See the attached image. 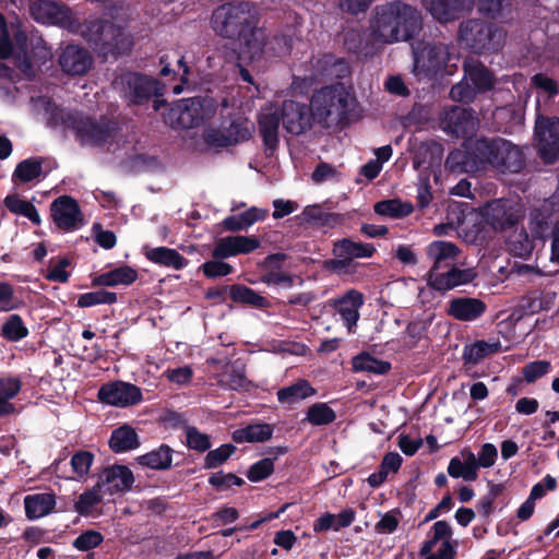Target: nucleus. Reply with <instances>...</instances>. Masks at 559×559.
<instances>
[{
    "instance_id": "nucleus-59",
    "label": "nucleus",
    "mask_w": 559,
    "mask_h": 559,
    "mask_svg": "<svg viewBox=\"0 0 559 559\" xmlns=\"http://www.w3.org/2000/svg\"><path fill=\"white\" fill-rule=\"evenodd\" d=\"M103 542V535L96 531H86L73 542V547L80 551L91 550Z\"/></svg>"
},
{
    "instance_id": "nucleus-13",
    "label": "nucleus",
    "mask_w": 559,
    "mask_h": 559,
    "mask_svg": "<svg viewBox=\"0 0 559 559\" xmlns=\"http://www.w3.org/2000/svg\"><path fill=\"white\" fill-rule=\"evenodd\" d=\"M252 129V123L249 120L237 118L231 120L228 126L226 124V130L221 136H216L221 129H215L212 124L206 127L203 131V139L210 147H226L248 140L251 136Z\"/></svg>"
},
{
    "instance_id": "nucleus-58",
    "label": "nucleus",
    "mask_w": 559,
    "mask_h": 559,
    "mask_svg": "<svg viewBox=\"0 0 559 559\" xmlns=\"http://www.w3.org/2000/svg\"><path fill=\"white\" fill-rule=\"evenodd\" d=\"M235 451L231 444H223L219 448L212 450L205 456L204 466L206 468H215L223 464Z\"/></svg>"
},
{
    "instance_id": "nucleus-7",
    "label": "nucleus",
    "mask_w": 559,
    "mask_h": 559,
    "mask_svg": "<svg viewBox=\"0 0 559 559\" xmlns=\"http://www.w3.org/2000/svg\"><path fill=\"white\" fill-rule=\"evenodd\" d=\"M524 215L520 203L511 200H493L485 204L480 212H471L464 215V223H473V227L480 226V218H484L495 229H506L514 226Z\"/></svg>"
},
{
    "instance_id": "nucleus-25",
    "label": "nucleus",
    "mask_w": 559,
    "mask_h": 559,
    "mask_svg": "<svg viewBox=\"0 0 559 559\" xmlns=\"http://www.w3.org/2000/svg\"><path fill=\"white\" fill-rule=\"evenodd\" d=\"M59 64L63 72L70 75H81L90 69L92 59L84 49L69 45L62 50Z\"/></svg>"
},
{
    "instance_id": "nucleus-24",
    "label": "nucleus",
    "mask_w": 559,
    "mask_h": 559,
    "mask_svg": "<svg viewBox=\"0 0 559 559\" xmlns=\"http://www.w3.org/2000/svg\"><path fill=\"white\" fill-rule=\"evenodd\" d=\"M487 310L486 304L472 297H457L449 301L448 314L459 321H475Z\"/></svg>"
},
{
    "instance_id": "nucleus-64",
    "label": "nucleus",
    "mask_w": 559,
    "mask_h": 559,
    "mask_svg": "<svg viewBox=\"0 0 559 559\" xmlns=\"http://www.w3.org/2000/svg\"><path fill=\"white\" fill-rule=\"evenodd\" d=\"M497 456V448L491 443H485L483 444L478 456H476V466L478 468H489L496 463Z\"/></svg>"
},
{
    "instance_id": "nucleus-20",
    "label": "nucleus",
    "mask_w": 559,
    "mask_h": 559,
    "mask_svg": "<svg viewBox=\"0 0 559 559\" xmlns=\"http://www.w3.org/2000/svg\"><path fill=\"white\" fill-rule=\"evenodd\" d=\"M98 396L102 402L120 407L136 404L142 397L140 389L127 382L103 385Z\"/></svg>"
},
{
    "instance_id": "nucleus-47",
    "label": "nucleus",
    "mask_w": 559,
    "mask_h": 559,
    "mask_svg": "<svg viewBox=\"0 0 559 559\" xmlns=\"http://www.w3.org/2000/svg\"><path fill=\"white\" fill-rule=\"evenodd\" d=\"M412 205L402 203L399 200H384L374 204V212L378 215L391 218H400L412 213Z\"/></svg>"
},
{
    "instance_id": "nucleus-44",
    "label": "nucleus",
    "mask_w": 559,
    "mask_h": 559,
    "mask_svg": "<svg viewBox=\"0 0 559 559\" xmlns=\"http://www.w3.org/2000/svg\"><path fill=\"white\" fill-rule=\"evenodd\" d=\"M138 462L153 469H166L171 465V450L162 445L157 450L138 457Z\"/></svg>"
},
{
    "instance_id": "nucleus-30",
    "label": "nucleus",
    "mask_w": 559,
    "mask_h": 559,
    "mask_svg": "<svg viewBox=\"0 0 559 559\" xmlns=\"http://www.w3.org/2000/svg\"><path fill=\"white\" fill-rule=\"evenodd\" d=\"M56 506L55 495L50 492L28 495L24 498L26 516L31 520L49 514Z\"/></svg>"
},
{
    "instance_id": "nucleus-51",
    "label": "nucleus",
    "mask_w": 559,
    "mask_h": 559,
    "mask_svg": "<svg viewBox=\"0 0 559 559\" xmlns=\"http://www.w3.org/2000/svg\"><path fill=\"white\" fill-rule=\"evenodd\" d=\"M336 418L335 412L325 403H316L307 411L306 420L311 425L321 426L333 423Z\"/></svg>"
},
{
    "instance_id": "nucleus-53",
    "label": "nucleus",
    "mask_w": 559,
    "mask_h": 559,
    "mask_svg": "<svg viewBox=\"0 0 559 559\" xmlns=\"http://www.w3.org/2000/svg\"><path fill=\"white\" fill-rule=\"evenodd\" d=\"M94 462V455L88 451H78L71 457L70 464L73 473L75 474V479L81 480L84 479Z\"/></svg>"
},
{
    "instance_id": "nucleus-5",
    "label": "nucleus",
    "mask_w": 559,
    "mask_h": 559,
    "mask_svg": "<svg viewBox=\"0 0 559 559\" xmlns=\"http://www.w3.org/2000/svg\"><path fill=\"white\" fill-rule=\"evenodd\" d=\"M354 97L343 84L326 86L313 94L310 110L313 120L325 127L342 123L352 110Z\"/></svg>"
},
{
    "instance_id": "nucleus-56",
    "label": "nucleus",
    "mask_w": 559,
    "mask_h": 559,
    "mask_svg": "<svg viewBox=\"0 0 559 559\" xmlns=\"http://www.w3.org/2000/svg\"><path fill=\"white\" fill-rule=\"evenodd\" d=\"M186 442L190 449L204 452L211 447L210 438L207 435L200 432L194 427H187L185 430Z\"/></svg>"
},
{
    "instance_id": "nucleus-6",
    "label": "nucleus",
    "mask_w": 559,
    "mask_h": 559,
    "mask_svg": "<svg viewBox=\"0 0 559 559\" xmlns=\"http://www.w3.org/2000/svg\"><path fill=\"white\" fill-rule=\"evenodd\" d=\"M86 40L105 58L126 53L132 46L131 36L123 27L108 21L91 22L84 32Z\"/></svg>"
},
{
    "instance_id": "nucleus-35",
    "label": "nucleus",
    "mask_w": 559,
    "mask_h": 559,
    "mask_svg": "<svg viewBox=\"0 0 559 559\" xmlns=\"http://www.w3.org/2000/svg\"><path fill=\"white\" fill-rule=\"evenodd\" d=\"M218 381L230 390H246L249 385V381L245 376L243 365L239 361L227 365L219 374Z\"/></svg>"
},
{
    "instance_id": "nucleus-61",
    "label": "nucleus",
    "mask_w": 559,
    "mask_h": 559,
    "mask_svg": "<svg viewBox=\"0 0 559 559\" xmlns=\"http://www.w3.org/2000/svg\"><path fill=\"white\" fill-rule=\"evenodd\" d=\"M551 365L546 360H537L526 365L523 369V376L527 382H534L538 378L548 373Z\"/></svg>"
},
{
    "instance_id": "nucleus-55",
    "label": "nucleus",
    "mask_w": 559,
    "mask_h": 559,
    "mask_svg": "<svg viewBox=\"0 0 559 559\" xmlns=\"http://www.w3.org/2000/svg\"><path fill=\"white\" fill-rule=\"evenodd\" d=\"M104 495L105 493H103L102 490L97 488V485L92 489L83 492L75 502L76 512L80 514L90 513L92 508L102 500Z\"/></svg>"
},
{
    "instance_id": "nucleus-38",
    "label": "nucleus",
    "mask_w": 559,
    "mask_h": 559,
    "mask_svg": "<svg viewBox=\"0 0 559 559\" xmlns=\"http://www.w3.org/2000/svg\"><path fill=\"white\" fill-rule=\"evenodd\" d=\"M4 205L11 213L26 217L35 225H39L41 223L36 207L29 201L22 199L16 193L7 195L4 199Z\"/></svg>"
},
{
    "instance_id": "nucleus-16",
    "label": "nucleus",
    "mask_w": 559,
    "mask_h": 559,
    "mask_svg": "<svg viewBox=\"0 0 559 559\" xmlns=\"http://www.w3.org/2000/svg\"><path fill=\"white\" fill-rule=\"evenodd\" d=\"M441 123L444 131L467 141L475 133L478 119L472 110L455 106L444 112Z\"/></svg>"
},
{
    "instance_id": "nucleus-27",
    "label": "nucleus",
    "mask_w": 559,
    "mask_h": 559,
    "mask_svg": "<svg viewBox=\"0 0 559 559\" xmlns=\"http://www.w3.org/2000/svg\"><path fill=\"white\" fill-rule=\"evenodd\" d=\"M29 10L32 16L43 24H62L68 17L63 7L49 0H33Z\"/></svg>"
},
{
    "instance_id": "nucleus-12",
    "label": "nucleus",
    "mask_w": 559,
    "mask_h": 559,
    "mask_svg": "<svg viewBox=\"0 0 559 559\" xmlns=\"http://www.w3.org/2000/svg\"><path fill=\"white\" fill-rule=\"evenodd\" d=\"M64 122L74 129L83 145L102 146L112 138V129L106 120L96 121L90 117L68 115Z\"/></svg>"
},
{
    "instance_id": "nucleus-22",
    "label": "nucleus",
    "mask_w": 559,
    "mask_h": 559,
    "mask_svg": "<svg viewBox=\"0 0 559 559\" xmlns=\"http://www.w3.org/2000/svg\"><path fill=\"white\" fill-rule=\"evenodd\" d=\"M476 276L473 269L452 267L447 272L429 271L427 274L428 284L441 292L453 289L460 285L471 283Z\"/></svg>"
},
{
    "instance_id": "nucleus-14",
    "label": "nucleus",
    "mask_w": 559,
    "mask_h": 559,
    "mask_svg": "<svg viewBox=\"0 0 559 559\" xmlns=\"http://www.w3.org/2000/svg\"><path fill=\"white\" fill-rule=\"evenodd\" d=\"M559 194L556 193L550 200L545 201L542 209L535 210L531 214L530 228L534 237L545 238L550 235L551 241V261L559 263V222L549 219L545 215L548 210L557 203Z\"/></svg>"
},
{
    "instance_id": "nucleus-45",
    "label": "nucleus",
    "mask_w": 559,
    "mask_h": 559,
    "mask_svg": "<svg viewBox=\"0 0 559 559\" xmlns=\"http://www.w3.org/2000/svg\"><path fill=\"white\" fill-rule=\"evenodd\" d=\"M353 369L374 374H383L389 371L390 364L378 360L369 354H360L353 359Z\"/></svg>"
},
{
    "instance_id": "nucleus-4",
    "label": "nucleus",
    "mask_w": 559,
    "mask_h": 559,
    "mask_svg": "<svg viewBox=\"0 0 559 559\" xmlns=\"http://www.w3.org/2000/svg\"><path fill=\"white\" fill-rule=\"evenodd\" d=\"M414 72L418 78H431L438 74H453L457 56L448 44L441 41L418 40L412 45Z\"/></svg>"
},
{
    "instance_id": "nucleus-2",
    "label": "nucleus",
    "mask_w": 559,
    "mask_h": 559,
    "mask_svg": "<svg viewBox=\"0 0 559 559\" xmlns=\"http://www.w3.org/2000/svg\"><path fill=\"white\" fill-rule=\"evenodd\" d=\"M212 27L216 34L236 38L243 46L241 55L254 59L263 51L264 31L258 27L254 8L247 2L228 3L212 14Z\"/></svg>"
},
{
    "instance_id": "nucleus-11",
    "label": "nucleus",
    "mask_w": 559,
    "mask_h": 559,
    "mask_svg": "<svg viewBox=\"0 0 559 559\" xmlns=\"http://www.w3.org/2000/svg\"><path fill=\"white\" fill-rule=\"evenodd\" d=\"M114 88L130 104H142L154 95H159L160 83L135 72H124L112 82Z\"/></svg>"
},
{
    "instance_id": "nucleus-52",
    "label": "nucleus",
    "mask_w": 559,
    "mask_h": 559,
    "mask_svg": "<svg viewBox=\"0 0 559 559\" xmlns=\"http://www.w3.org/2000/svg\"><path fill=\"white\" fill-rule=\"evenodd\" d=\"M234 301L245 302L254 307L263 308L267 305V300L246 286H234L230 290Z\"/></svg>"
},
{
    "instance_id": "nucleus-50",
    "label": "nucleus",
    "mask_w": 559,
    "mask_h": 559,
    "mask_svg": "<svg viewBox=\"0 0 559 559\" xmlns=\"http://www.w3.org/2000/svg\"><path fill=\"white\" fill-rule=\"evenodd\" d=\"M41 174V160L27 158L21 162L14 173L13 180L19 182H29L38 178Z\"/></svg>"
},
{
    "instance_id": "nucleus-26",
    "label": "nucleus",
    "mask_w": 559,
    "mask_h": 559,
    "mask_svg": "<svg viewBox=\"0 0 559 559\" xmlns=\"http://www.w3.org/2000/svg\"><path fill=\"white\" fill-rule=\"evenodd\" d=\"M281 110L275 106H266L259 117V129L267 148L273 150L278 143Z\"/></svg>"
},
{
    "instance_id": "nucleus-15",
    "label": "nucleus",
    "mask_w": 559,
    "mask_h": 559,
    "mask_svg": "<svg viewBox=\"0 0 559 559\" xmlns=\"http://www.w3.org/2000/svg\"><path fill=\"white\" fill-rule=\"evenodd\" d=\"M535 133L542 158L552 163L559 154V118L538 117Z\"/></svg>"
},
{
    "instance_id": "nucleus-33",
    "label": "nucleus",
    "mask_w": 559,
    "mask_h": 559,
    "mask_svg": "<svg viewBox=\"0 0 559 559\" xmlns=\"http://www.w3.org/2000/svg\"><path fill=\"white\" fill-rule=\"evenodd\" d=\"M316 394V390L306 380H298L294 384L277 392V399L283 404H295Z\"/></svg>"
},
{
    "instance_id": "nucleus-60",
    "label": "nucleus",
    "mask_w": 559,
    "mask_h": 559,
    "mask_svg": "<svg viewBox=\"0 0 559 559\" xmlns=\"http://www.w3.org/2000/svg\"><path fill=\"white\" fill-rule=\"evenodd\" d=\"M274 469V464L272 459H262L255 464H253L249 472L248 478L251 481H260L272 474Z\"/></svg>"
},
{
    "instance_id": "nucleus-41",
    "label": "nucleus",
    "mask_w": 559,
    "mask_h": 559,
    "mask_svg": "<svg viewBox=\"0 0 559 559\" xmlns=\"http://www.w3.org/2000/svg\"><path fill=\"white\" fill-rule=\"evenodd\" d=\"M109 445L115 452H126L139 445L135 430L129 426H122L112 431Z\"/></svg>"
},
{
    "instance_id": "nucleus-43",
    "label": "nucleus",
    "mask_w": 559,
    "mask_h": 559,
    "mask_svg": "<svg viewBox=\"0 0 559 559\" xmlns=\"http://www.w3.org/2000/svg\"><path fill=\"white\" fill-rule=\"evenodd\" d=\"M300 219L308 224L318 226H335L340 222L337 214L326 213L318 205L305 207L300 214Z\"/></svg>"
},
{
    "instance_id": "nucleus-19",
    "label": "nucleus",
    "mask_w": 559,
    "mask_h": 559,
    "mask_svg": "<svg viewBox=\"0 0 559 559\" xmlns=\"http://www.w3.org/2000/svg\"><path fill=\"white\" fill-rule=\"evenodd\" d=\"M260 246V240L254 236H227L216 241L212 255L214 259H227L250 253Z\"/></svg>"
},
{
    "instance_id": "nucleus-54",
    "label": "nucleus",
    "mask_w": 559,
    "mask_h": 559,
    "mask_svg": "<svg viewBox=\"0 0 559 559\" xmlns=\"http://www.w3.org/2000/svg\"><path fill=\"white\" fill-rule=\"evenodd\" d=\"M116 300L117 295L115 293L100 289L81 295L78 305L80 307H92L96 305H110Z\"/></svg>"
},
{
    "instance_id": "nucleus-17",
    "label": "nucleus",
    "mask_w": 559,
    "mask_h": 559,
    "mask_svg": "<svg viewBox=\"0 0 559 559\" xmlns=\"http://www.w3.org/2000/svg\"><path fill=\"white\" fill-rule=\"evenodd\" d=\"M51 216L58 228L64 231L79 229L83 225L78 202L68 195L60 197L52 202Z\"/></svg>"
},
{
    "instance_id": "nucleus-62",
    "label": "nucleus",
    "mask_w": 559,
    "mask_h": 559,
    "mask_svg": "<svg viewBox=\"0 0 559 559\" xmlns=\"http://www.w3.org/2000/svg\"><path fill=\"white\" fill-rule=\"evenodd\" d=\"M202 270L207 277L214 278L230 274L233 266L223 261L212 260L203 263Z\"/></svg>"
},
{
    "instance_id": "nucleus-10",
    "label": "nucleus",
    "mask_w": 559,
    "mask_h": 559,
    "mask_svg": "<svg viewBox=\"0 0 559 559\" xmlns=\"http://www.w3.org/2000/svg\"><path fill=\"white\" fill-rule=\"evenodd\" d=\"M459 37L462 43L475 51H483L498 49L503 41L504 34L491 23L468 20L461 24Z\"/></svg>"
},
{
    "instance_id": "nucleus-21",
    "label": "nucleus",
    "mask_w": 559,
    "mask_h": 559,
    "mask_svg": "<svg viewBox=\"0 0 559 559\" xmlns=\"http://www.w3.org/2000/svg\"><path fill=\"white\" fill-rule=\"evenodd\" d=\"M133 481V474L127 466L114 465L100 473L97 488L103 493L114 495L130 489Z\"/></svg>"
},
{
    "instance_id": "nucleus-29",
    "label": "nucleus",
    "mask_w": 559,
    "mask_h": 559,
    "mask_svg": "<svg viewBox=\"0 0 559 559\" xmlns=\"http://www.w3.org/2000/svg\"><path fill=\"white\" fill-rule=\"evenodd\" d=\"M477 471L476 455L469 450H464L460 456L452 457L448 466L450 476L463 478L466 481L476 480L478 476Z\"/></svg>"
},
{
    "instance_id": "nucleus-9",
    "label": "nucleus",
    "mask_w": 559,
    "mask_h": 559,
    "mask_svg": "<svg viewBox=\"0 0 559 559\" xmlns=\"http://www.w3.org/2000/svg\"><path fill=\"white\" fill-rule=\"evenodd\" d=\"M212 98H189L176 103L165 116V121L174 128L190 129L210 119L215 112Z\"/></svg>"
},
{
    "instance_id": "nucleus-40",
    "label": "nucleus",
    "mask_w": 559,
    "mask_h": 559,
    "mask_svg": "<svg viewBox=\"0 0 559 559\" xmlns=\"http://www.w3.org/2000/svg\"><path fill=\"white\" fill-rule=\"evenodd\" d=\"M138 277V273L130 266L117 267L104 273L94 280V283L103 286L129 285Z\"/></svg>"
},
{
    "instance_id": "nucleus-39",
    "label": "nucleus",
    "mask_w": 559,
    "mask_h": 559,
    "mask_svg": "<svg viewBox=\"0 0 559 559\" xmlns=\"http://www.w3.org/2000/svg\"><path fill=\"white\" fill-rule=\"evenodd\" d=\"M273 428L267 424H254L237 429L233 433L236 442H263L272 437Z\"/></svg>"
},
{
    "instance_id": "nucleus-32",
    "label": "nucleus",
    "mask_w": 559,
    "mask_h": 559,
    "mask_svg": "<svg viewBox=\"0 0 559 559\" xmlns=\"http://www.w3.org/2000/svg\"><path fill=\"white\" fill-rule=\"evenodd\" d=\"M355 519V512L352 509H345L338 514L325 513L313 524L314 532H325L329 530L338 531L349 526Z\"/></svg>"
},
{
    "instance_id": "nucleus-3",
    "label": "nucleus",
    "mask_w": 559,
    "mask_h": 559,
    "mask_svg": "<svg viewBox=\"0 0 559 559\" xmlns=\"http://www.w3.org/2000/svg\"><path fill=\"white\" fill-rule=\"evenodd\" d=\"M372 33L382 43L407 40L421 28L419 12L404 3L377 8L371 23Z\"/></svg>"
},
{
    "instance_id": "nucleus-48",
    "label": "nucleus",
    "mask_w": 559,
    "mask_h": 559,
    "mask_svg": "<svg viewBox=\"0 0 559 559\" xmlns=\"http://www.w3.org/2000/svg\"><path fill=\"white\" fill-rule=\"evenodd\" d=\"M499 349V343H487L485 341H480L466 346L463 356L466 362L475 365L486 356L497 353Z\"/></svg>"
},
{
    "instance_id": "nucleus-42",
    "label": "nucleus",
    "mask_w": 559,
    "mask_h": 559,
    "mask_svg": "<svg viewBox=\"0 0 559 559\" xmlns=\"http://www.w3.org/2000/svg\"><path fill=\"white\" fill-rule=\"evenodd\" d=\"M21 390V382L16 378H0V417L14 413V405L10 402Z\"/></svg>"
},
{
    "instance_id": "nucleus-46",
    "label": "nucleus",
    "mask_w": 559,
    "mask_h": 559,
    "mask_svg": "<svg viewBox=\"0 0 559 559\" xmlns=\"http://www.w3.org/2000/svg\"><path fill=\"white\" fill-rule=\"evenodd\" d=\"M1 334L8 341L19 342L27 336L28 329L19 314H11L2 324Z\"/></svg>"
},
{
    "instance_id": "nucleus-8",
    "label": "nucleus",
    "mask_w": 559,
    "mask_h": 559,
    "mask_svg": "<svg viewBox=\"0 0 559 559\" xmlns=\"http://www.w3.org/2000/svg\"><path fill=\"white\" fill-rule=\"evenodd\" d=\"M425 9L439 22L454 21L475 5L483 13L496 16L502 9V0H421Z\"/></svg>"
},
{
    "instance_id": "nucleus-28",
    "label": "nucleus",
    "mask_w": 559,
    "mask_h": 559,
    "mask_svg": "<svg viewBox=\"0 0 559 559\" xmlns=\"http://www.w3.org/2000/svg\"><path fill=\"white\" fill-rule=\"evenodd\" d=\"M334 304L347 329L352 332L359 319V309L364 304L362 295L352 289L343 297L336 299Z\"/></svg>"
},
{
    "instance_id": "nucleus-36",
    "label": "nucleus",
    "mask_w": 559,
    "mask_h": 559,
    "mask_svg": "<svg viewBox=\"0 0 559 559\" xmlns=\"http://www.w3.org/2000/svg\"><path fill=\"white\" fill-rule=\"evenodd\" d=\"M465 75L475 85L477 91H486L493 86L490 72L479 62L471 59L464 63Z\"/></svg>"
},
{
    "instance_id": "nucleus-31",
    "label": "nucleus",
    "mask_w": 559,
    "mask_h": 559,
    "mask_svg": "<svg viewBox=\"0 0 559 559\" xmlns=\"http://www.w3.org/2000/svg\"><path fill=\"white\" fill-rule=\"evenodd\" d=\"M376 249L370 243L355 242L350 239H342L334 243L333 253L336 258L344 259L348 263L358 258H370Z\"/></svg>"
},
{
    "instance_id": "nucleus-37",
    "label": "nucleus",
    "mask_w": 559,
    "mask_h": 559,
    "mask_svg": "<svg viewBox=\"0 0 559 559\" xmlns=\"http://www.w3.org/2000/svg\"><path fill=\"white\" fill-rule=\"evenodd\" d=\"M146 258L157 264L180 270L187 265V260L175 249L158 247L146 252Z\"/></svg>"
},
{
    "instance_id": "nucleus-49",
    "label": "nucleus",
    "mask_w": 559,
    "mask_h": 559,
    "mask_svg": "<svg viewBox=\"0 0 559 559\" xmlns=\"http://www.w3.org/2000/svg\"><path fill=\"white\" fill-rule=\"evenodd\" d=\"M509 250L521 258L527 257L533 251V241L524 229H515L508 238Z\"/></svg>"
},
{
    "instance_id": "nucleus-63",
    "label": "nucleus",
    "mask_w": 559,
    "mask_h": 559,
    "mask_svg": "<svg viewBox=\"0 0 559 559\" xmlns=\"http://www.w3.org/2000/svg\"><path fill=\"white\" fill-rule=\"evenodd\" d=\"M476 88L472 87L467 82H460L452 86L450 96L455 102L468 103L475 98Z\"/></svg>"
},
{
    "instance_id": "nucleus-57",
    "label": "nucleus",
    "mask_w": 559,
    "mask_h": 559,
    "mask_svg": "<svg viewBox=\"0 0 559 559\" xmlns=\"http://www.w3.org/2000/svg\"><path fill=\"white\" fill-rule=\"evenodd\" d=\"M290 46L289 37L284 35L276 36L269 44L264 41L263 51L258 57L263 53L270 56H285L290 51Z\"/></svg>"
},
{
    "instance_id": "nucleus-18",
    "label": "nucleus",
    "mask_w": 559,
    "mask_h": 559,
    "mask_svg": "<svg viewBox=\"0 0 559 559\" xmlns=\"http://www.w3.org/2000/svg\"><path fill=\"white\" fill-rule=\"evenodd\" d=\"M280 110L283 127L288 133L299 135L310 129L313 116L305 104L288 100Z\"/></svg>"
},
{
    "instance_id": "nucleus-23",
    "label": "nucleus",
    "mask_w": 559,
    "mask_h": 559,
    "mask_svg": "<svg viewBox=\"0 0 559 559\" xmlns=\"http://www.w3.org/2000/svg\"><path fill=\"white\" fill-rule=\"evenodd\" d=\"M426 257L431 263L429 271L439 272L441 267L455 262L461 253L460 248L445 240H435L427 245L425 249Z\"/></svg>"
},
{
    "instance_id": "nucleus-34",
    "label": "nucleus",
    "mask_w": 559,
    "mask_h": 559,
    "mask_svg": "<svg viewBox=\"0 0 559 559\" xmlns=\"http://www.w3.org/2000/svg\"><path fill=\"white\" fill-rule=\"evenodd\" d=\"M461 227L460 234L467 242H476L480 238V228H474L473 223H464V217L461 219L457 217V222L450 221L445 224L436 225L432 229L433 235L443 236L448 235L450 231L455 230Z\"/></svg>"
},
{
    "instance_id": "nucleus-1",
    "label": "nucleus",
    "mask_w": 559,
    "mask_h": 559,
    "mask_svg": "<svg viewBox=\"0 0 559 559\" xmlns=\"http://www.w3.org/2000/svg\"><path fill=\"white\" fill-rule=\"evenodd\" d=\"M500 171L518 173L524 165L522 151L504 139H468L464 150L452 152L447 165L452 171L475 173L485 165Z\"/></svg>"
}]
</instances>
